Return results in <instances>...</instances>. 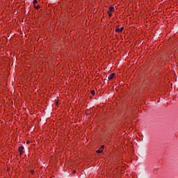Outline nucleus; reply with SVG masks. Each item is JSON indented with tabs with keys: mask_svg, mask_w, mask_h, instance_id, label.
I'll use <instances>...</instances> for the list:
<instances>
[{
	"mask_svg": "<svg viewBox=\"0 0 178 178\" xmlns=\"http://www.w3.org/2000/svg\"><path fill=\"white\" fill-rule=\"evenodd\" d=\"M23 149H24V147L21 146L19 147L18 150H19L20 155H23V154L24 153V151H23Z\"/></svg>",
	"mask_w": 178,
	"mask_h": 178,
	"instance_id": "nucleus-1",
	"label": "nucleus"
},
{
	"mask_svg": "<svg viewBox=\"0 0 178 178\" xmlns=\"http://www.w3.org/2000/svg\"><path fill=\"white\" fill-rule=\"evenodd\" d=\"M104 146L102 145V147H99V149H97V150L96 151V152H97V154H102V152L104 151Z\"/></svg>",
	"mask_w": 178,
	"mask_h": 178,
	"instance_id": "nucleus-2",
	"label": "nucleus"
},
{
	"mask_svg": "<svg viewBox=\"0 0 178 178\" xmlns=\"http://www.w3.org/2000/svg\"><path fill=\"white\" fill-rule=\"evenodd\" d=\"M124 29V27H121L120 29L117 27L115 29V31H116V33H122V31H123Z\"/></svg>",
	"mask_w": 178,
	"mask_h": 178,
	"instance_id": "nucleus-3",
	"label": "nucleus"
},
{
	"mask_svg": "<svg viewBox=\"0 0 178 178\" xmlns=\"http://www.w3.org/2000/svg\"><path fill=\"white\" fill-rule=\"evenodd\" d=\"M115 79V73H113L108 76V80H113Z\"/></svg>",
	"mask_w": 178,
	"mask_h": 178,
	"instance_id": "nucleus-4",
	"label": "nucleus"
},
{
	"mask_svg": "<svg viewBox=\"0 0 178 178\" xmlns=\"http://www.w3.org/2000/svg\"><path fill=\"white\" fill-rule=\"evenodd\" d=\"M109 9H110V12H115V8L110 7Z\"/></svg>",
	"mask_w": 178,
	"mask_h": 178,
	"instance_id": "nucleus-5",
	"label": "nucleus"
},
{
	"mask_svg": "<svg viewBox=\"0 0 178 178\" xmlns=\"http://www.w3.org/2000/svg\"><path fill=\"white\" fill-rule=\"evenodd\" d=\"M33 3L35 6L36 3H38V1L37 0H33Z\"/></svg>",
	"mask_w": 178,
	"mask_h": 178,
	"instance_id": "nucleus-6",
	"label": "nucleus"
},
{
	"mask_svg": "<svg viewBox=\"0 0 178 178\" xmlns=\"http://www.w3.org/2000/svg\"><path fill=\"white\" fill-rule=\"evenodd\" d=\"M108 14L109 17H112V13L108 12Z\"/></svg>",
	"mask_w": 178,
	"mask_h": 178,
	"instance_id": "nucleus-7",
	"label": "nucleus"
},
{
	"mask_svg": "<svg viewBox=\"0 0 178 178\" xmlns=\"http://www.w3.org/2000/svg\"><path fill=\"white\" fill-rule=\"evenodd\" d=\"M91 94H92V95H95V90H91Z\"/></svg>",
	"mask_w": 178,
	"mask_h": 178,
	"instance_id": "nucleus-8",
	"label": "nucleus"
},
{
	"mask_svg": "<svg viewBox=\"0 0 178 178\" xmlns=\"http://www.w3.org/2000/svg\"><path fill=\"white\" fill-rule=\"evenodd\" d=\"M35 9H40V6H36V7H35Z\"/></svg>",
	"mask_w": 178,
	"mask_h": 178,
	"instance_id": "nucleus-9",
	"label": "nucleus"
},
{
	"mask_svg": "<svg viewBox=\"0 0 178 178\" xmlns=\"http://www.w3.org/2000/svg\"><path fill=\"white\" fill-rule=\"evenodd\" d=\"M34 173V170H31V174L33 175Z\"/></svg>",
	"mask_w": 178,
	"mask_h": 178,
	"instance_id": "nucleus-10",
	"label": "nucleus"
},
{
	"mask_svg": "<svg viewBox=\"0 0 178 178\" xmlns=\"http://www.w3.org/2000/svg\"><path fill=\"white\" fill-rule=\"evenodd\" d=\"M26 144H30V142H29V141H27V142H26Z\"/></svg>",
	"mask_w": 178,
	"mask_h": 178,
	"instance_id": "nucleus-11",
	"label": "nucleus"
},
{
	"mask_svg": "<svg viewBox=\"0 0 178 178\" xmlns=\"http://www.w3.org/2000/svg\"><path fill=\"white\" fill-rule=\"evenodd\" d=\"M74 173H76V171H74Z\"/></svg>",
	"mask_w": 178,
	"mask_h": 178,
	"instance_id": "nucleus-12",
	"label": "nucleus"
}]
</instances>
